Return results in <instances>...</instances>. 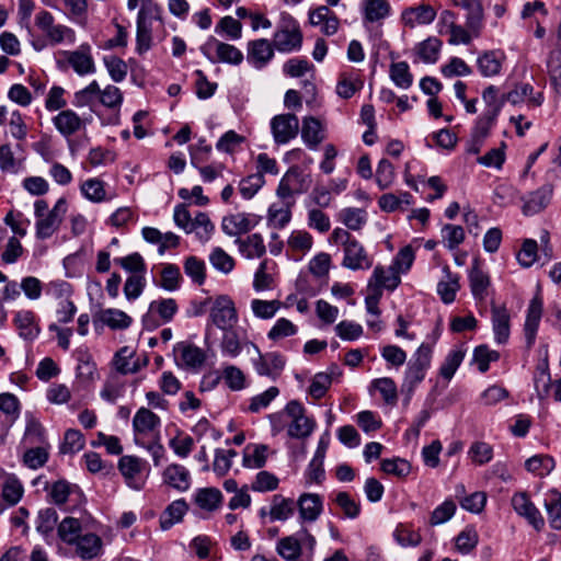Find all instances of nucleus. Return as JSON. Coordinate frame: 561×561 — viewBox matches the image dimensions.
I'll return each instance as SVG.
<instances>
[{"instance_id": "nucleus-1", "label": "nucleus", "mask_w": 561, "mask_h": 561, "mask_svg": "<svg viewBox=\"0 0 561 561\" xmlns=\"http://www.w3.org/2000/svg\"><path fill=\"white\" fill-rule=\"evenodd\" d=\"M68 210V203L60 197L51 209L45 199L34 202L35 236L38 240L51 238L60 228Z\"/></svg>"}, {"instance_id": "nucleus-2", "label": "nucleus", "mask_w": 561, "mask_h": 561, "mask_svg": "<svg viewBox=\"0 0 561 561\" xmlns=\"http://www.w3.org/2000/svg\"><path fill=\"white\" fill-rule=\"evenodd\" d=\"M432 346L422 343L408 363L402 382V391L411 398L415 388L424 380L427 369L431 366Z\"/></svg>"}, {"instance_id": "nucleus-3", "label": "nucleus", "mask_w": 561, "mask_h": 561, "mask_svg": "<svg viewBox=\"0 0 561 561\" xmlns=\"http://www.w3.org/2000/svg\"><path fill=\"white\" fill-rule=\"evenodd\" d=\"M54 21L53 14L45 10L39 11L35 16V24L44 33L48 45L73 44L76 32L67 25L55 24Z\"/></svg>"}, {"instance_id": "nucleus-4", "label": "nucleus", "mask_w": 561, "mask_h": 561, "mask_svg": "<svg viewBox=\"0 0 561 561\" xmlns=\"http://www.w3.org/2000/svg\"><path fill=\"white\" fill-rule=\"evenodd\" d=\"M284 412L291 419L287 428L288 436L305 439L312 434L317 423L313 417L306 415V409L299 401H289Z\"/></svg>"}, {"instance_id": "nucleus-5", "label": "nucleus", "mask_w": 561, "mask_h": 561, "mask_svg": "<svg viewBox=\"0 0 561 561\" xmlns=\"http://www.w3.org/2000/svg\"><path fill=\"white\" fill-rule=\"evenodd\" d=\"M273 44L279 53L299 50L302 45V34L297 22L290 18L284 20L273 36Z\"/></svg>"}, {"instance_id": "nucleus-6", "label": "nucleus", "mask_w": 561, "mask_h": 561, "mask_svg": "<svg viewBox=\"0 0 561 561\" xmlns=\"http://www.w3.org/2000/svg\"><path fill=\"white\" fill-rule=\"evenodd\" d=\"M256 352L257 358L253 359V366L257 375L276 380L283 373L286 364L285 357L277 352L262 353L256 344L250 343Z\"/></svg>"}, {"instance_id": "nucleus-7", "label": "nucleus", "mask_w": 561, "mask_h": 561, "mask_svg": "<svg viewBox=\"0 0 561 561\" xmlns=\"http://www.w3.org/2000/svg\"><path fill=\"white\" fill-rule=\"evenodd\" d=\"M209 319L221 331L236 327L239 318L232 299L227 295L218 296L210 309Z\"/></svg>"}, {"instance_id": "nucleus-8", "label": "nucleus", "mask_w": 561, "mask_h": 561, "mask_svg": "<svg viewBox=\"0 0 561 561\" xmlns=\"http://www.w3.org/2000/svg\"><path fill=\"white\" fill-rule=\"evenodd\" d=\"M147 461L136 456H122L118 460V469L125 479L126 484L134 490H141L146 479L144 471L147 469Z\"/></svg>"}, {"instance_id": "nucleus-9", "label": "nucleus", "mask_w": 561, "mask_h": 561, "mask_svg": "<svg viewBox=\"0 0 561 561\" xmlns=\"http://www.w3.org/2000/svg\"><path fill=\"white\" fill-rule=\"evenodd\" d=\"M270 126L276 145L288 144L299 133V119L291 113L275 115L271 119Z\"/></svg>"}, {"instance_id": "nucleus-10", "label": "nucleus", "mask_w": 561, "mask_h": 561, "mask_svg": "<svg viewBox=\"0 0 561 561\" xmlns=\"http://www.w3.org/2000/svg\"><path fill=\"white\" fill-rule=\"evenodd\" d=\"M61 54L78 76L93 75L96 71L92 48L88 43L81 44L76 50H65Z\"/></svg>"}, {"instance_id": "nucleus-11", "label": "nucleus", "mask_w": 561, "mask_h": 561, "mask_svg": "<svg viewBox=\"0 0 561 561\" xmlns=\"http://www.w3.org/2000/svg\"><path fill=\"white\" fill-rule=\"evenodd\" d=\"M160 426L161 420L156 413L144 407L138 409L133 419L135 443L139 444V439L151 435L158 437Z\"/></svg>"}, {"instance_id": "nucleus-12", "label": "nucleus", "mask_w": 561, "mask_h": 561, "mask_svg": "<svg viewBox=\"0 0 561 561\" xmlns=\"http://www.w3.org/2000/svg\"><path fill=\"white\" fill-rule=\"evenodd\" d=\"M261 221V216L250 213H237L222 218L221 229L229 237H239L251 231Z\"/></svg>"}, {"instance_id": "nucleus-13", "label": "nucleus", "mask_w": 561, "mask_h": 561, "mask_svg": "<svg viewBox=\"0 0 561 561\" xmlns=\"http://www.w3.org/2000/svg\"><path fill=\"white\" fill-rule=\"evenodd\" d=\"M178 310V304L173 298L153 300L150 302L148 312L142 318V322L147 328H156L159 325L153 319L156 314L159 316L162 323H168L172 321Z\"/></svg>"}, {"instance_id": "nucleus-14", "label": "nucleus", "mask_w": 561, "mask_h": 561, "mask_svg": "<svg viewBox=\"0 0 561 561\" xmlns=\"http://www.w3.org/2000/svg\"><path fill=\"white\" fill-rule=\"evenodd\" d=\"M82 560H92L103 554V540L89 528L70 546Z\"/></svg>"}, {"instance_id": "nucleus-15", "label": "nucleus", "mask_w": 561, "mask_h": 561, "mask_svg": "<svg viewBox=\"0 0 561 561\" xmlns=\"http://www.w3.org/2000/svg\"><path fill=\"white\" fill-rule=\"evenodd\" d=\"M512 506L516 514L524 517L536 530H541L545 519L525 492L515 493L512 496Z\"/></svg>"}, {"instance_id": "nucleus-16", "label": "nucleus", "mask_w": 561, "mask_h": 561, "mask_svg": "<svg viewBox=\"0 0 561 561\" xmlns=\"http://www.w3.org/2000/svg\"><path fill=\"white\" fill-rule=\"evenodd\" d=\"M215 46L217 60L221 62H227L231 65H239L243 60V54L236 46L222 43L217 41L214 37H210L203 46L202 53L211 61L215 62L216 59L210 57V49Z\"/></svg>"}, {"instance_id": "nucleus-17", "label": "nucleus", "mask_w": 561, "mask_h": 561, "mask_svg": "<svg viewBox=\"0 0 561 561\" xmlns=\"http://www.w3.org/2000/svg\"><path fill=\"white\" fill-rule=\"evenodd\" d=\"M0 480L1 483V499L3 502H5V505L0 503V514L4 512L7 506H14L16 505L23 494H24V486L20 479L12 473H5L0 468Z\"/></svg>"}, {"instance_id": "nucleus-18", "label": "nucleus", "mask_w": 561, "mask_h": 561, "mask_svg": "<svg viewBox=\"0 0 561 561\" xmlns=\"http://www.w3.org/2000/svg\"><path fill=\"white\" fill-rule=\"evenodd\" d=\"M274 44L268 39L250 41L247 47V60L255 69H263L274 57Z\"/></svg>"}, {"instance_id": "nucleus-19", "label": "nucleus", "mask_w": 561, "mask_h": 561, "mask_svg": "<svg viewBox=\"0 0 561 561\" xmlns=\"http://www.w3.org/2000/svg\"><path fill=\"white\" fill-rule=\"evenodd\" d=\"M451 4L467 11L466 25L474 37H479L483 28L484 11L480 0H450Z\"/></svg>"}, {"instance_id": "nucleus-20", "label": "nucleus", "mask_w": 561, "mask_h": 561, "mask_svg": "<svg viewBox=\"0 0 561 561\" xmlns=\"http://www.w3.org/2000/svg\"><path fill=\"white\" fill-rule=\"evenodd\" d=\"M247 333L241 328H229L222 330V337L220 348L224 355L229 357H237L241 354L243 346H250Z\"/></svg>"}, {"instance_id": "nucleus-21", "label": "nucleus", "mask_w": 561, "mask_h": 561, "mask_svg": "<svg viewBox=\"0 0 561 561\" xmlns=\"http://www.w3.org/2000/svg\"><path fill=\"white\" fill-rule=\"evenodd\" d=\"M342 265L353 271L368 270L373 265V262L364 247L354 239L353 241H348V244L344 248Z\"/></svg>"}, {"instance_id": "nucleus-22", "label": "nucleus", "mask_w": 561, "mask_h": 561, "mask_svg": "<svg viewBox=\"0 0 561 561\" xmlns=\"http://www.w3.org/2000/svg\"><path fill=\"white\" fill-rule=\"evenodd\" d=\"M173 351L181 362L180 365L186 369H199L206 360L205 352L191 343L180 342Z\"/></svg>"}, {"instance_id": "nucleus-23", "label": "nucleus", "mask_w": 561, "mask_h": 561, "mask_svg": "<svg viewBox=\"0 0 561 561\" xmlns=\"http://www.w3.org/2000/svg\"><path fill=\"white\" fill-rule=\"evenodd\" d=\"M437 15L435 8L427 3H420L417 7H410L403 10L401 14L402 22L409 26L431 24Z\"/></svg>"}, {"instance_id": "nucleus-24", "label": "nucleus", "mask_w": 561, "mask_h": 561, "mask_svg": "<svg viewBox=\"0 0 561 561\" xmlns=\"http://www.w3.org/2000/svg\"><path fill=\"white\" fill-rule=\"evenodd\" d=\"M552 195L553 186L551 184H545L535 192H531L524 199L523 214L533 216L542 211L550 204Z\"/></svg>"}, {"instance_id": "nucleus-25", "label": "nucleus", "mask_w": 561, "mask_h": 561, "mask_svg": "<svg viewBox=\"0 0 561 561\" xmlns=\"http://www.w3.org/2000/svg\"><path fill=\"white\" fill-rule=\"evenodd\" d=\"M542 316V300L539 297H535L531 299L526 314V320L524 324V334L526 340V345L530 348L536 341V335L538 331V327Z\"/></svg>"}, {"instance_id": "nucleus-26", "label": "nucleus", "mask_w": 561, "mask_h": 561, "mask_svg": "<svg viewBox=\"0 0 561 561\" xmlns=\"http://www.w3.org/2000/svg\"><path fill=\"white\" fill-rule=\"evenodd\" d=\"M53 124L64 137H70L85 127V121L69 108L60 111L53 118Z\"/></svg>"}, {"instance_id": "nucleus-27", "label": "nucleus", "mask_w": 561, "mask_h": 561, "mask_svg": "<svg viewBox=\"0 0 561 561\" xmlns=\"http://www.w3.org/2000/svg\"><path fill=\"white\" fill-rule=\"evenodd\" d=\"M88 528L85 519L67 516L58 524L57 535L64 543L71 546Z\"/></svg>"}, {"instance_id": "nucleus-28", "label": "nucleus", "mask_w": 561, "mask_h": 561, "mask_svg": "<svg viewBox=\"0 0 561 561\" xmlns=\"http://www.w3.org/2000/svg\"><path fill=\"white\" fill-rule=\"evenodd\" d=\"M310 24L320 26V31L327 35H334L340 25V20L328 5H320L309 13Z\"/></svg>"}, {"instance_id": "nucleus-29", "label": "nucleus", "mask_w": 561, "mask_h": 561, "mask_svg": "<svg viewBox=\"0 0 561 561\" xmlns=\"http://www.w3.org/2000/svg\"><path fill=\"white\" fill-rule=\"evenodd\" d=\"M400 284V276L398 275L394 267H385L377 265L373 272V275L368 282V288L371 291H378L382 294V288L393 290Z\"/></svg>"}, {"instance_id": "nucleus-30", "label": "nucleus", "mask_w": 561, "mask_h": 561, "mask_svg": "<svg viewBox=\"0 0 561 561\" xmlns=\"http://www.w3.org/2000/svg\"><path fill=\"white\" fill-rule=\"evenodd\" d=\"M162 481L179 492H185L191 486V474L184 466L172 463L163 470Z\"/></svg>"}, {"instance_id": "nucleus-31", "label": "nucleus", "mask_w": 561, "mask_h": 561, "mask_svg": "<svg viewBox=\"0 0 561 561\" xmlns=\"http://www.w3.org/2000/svg\"><path fill=\"white\" fill-rule=\"evenodd\" d=\"M297 506L302 522L312 523L321 515L323 501L319 494L304 493L299 496Z\"/></svg>"}, {"instance_id": "nucleus-32", "label": "nucleus", "mask_w": 561, "mask_h": 561, "mask_svg": "<svg viewBox=\"0 0 561 561\" xmlns=\"http://www.w3.org/2000/svg\"><path fill=\"white\" fill-rule=\"evenodd\" d=\"M505 102L513 105L527 101L529 106H540L543 102V95L540 92L535 93L529 83L517 84L513 90L504 94Z\"/></svg>"}, {"instance_id": "nucleus-33", "label": "nucleus", "mask_w": 561, "mask_h": 561, "mask_svg": "<svg viewBox=\"0 0 561 561\" xmlns=\"http://www.w3.org/2000/svg\"><path fill=\"white\" fill-rule=\"evenodd\" d=\"M492 328L494 340L497 344H504L510 337V313L504 306H492Z\"/></svg>"}, {"instance_id": "nucleus-34", "label": "nucleus", "mask_w": 561, "mask_h": 561, "mask_svg": "<svg viewBox=\"0 0 561 561\" xmlns=\"http://www.w3.org/2000/svg\"><path fill=\"white\" fill-rule=\"evenodd\" d=\"M234 243L238 245L240 254L249 260L262 257L266 252L263 237L260 233H252L245 239L237 238Z\"/></svg>"}, {"instance_id": "nucleus-35", "label": "nucleus", "mask_w": 561, "mask_h": 561, "mask_svg": "<svg viewBox=\"0 0 561 561\" xmlns=\"http://www.w3.org/2000/svg\"><path fill=\"white\" fill-rule=\"evenodd\" d=\"M324 137L323 126L318 118L308 116L302 119L301 138L309 149H316Z\"/></svg>"}, {"instance_id": "nucleus-36", "label": "nucleus", "mask_w": 561, "mask_h": 561, "mask_svg": "<svg viewBox=\"0 0 561 561\" xmlns=\"http://www.w3.org/2000/svg\"><path fill=\"white\" fill-rule=\"evenodd\" d=\"M444 278L437 284V294L444 304H451L460 288L459 276L450 271L448 266L443 267Z\"/></svg>"}, {"instance_id": "nucleus-37", "label": "nucleus", "mask_w": 561, "mask_h": 561, "mask_svg": "<svg viewBox=\"0 0 561 561\" xmlns=\"http://www.w3.org/2000/svg\"><path fill=\"white\" fill-rule=\"evenodd\" d=\"M505 55L501 50L484 51L477 60L480 73L483 77H493L500 73Z\"/></svg>"}, {"instance_id": "nucleus-38", "label": "nucleus", "mask_w": 561, "mask_h": 561, "mask_svg": "<svg viewBox=\"0 0 561 561\" xmlns=\"http://www.w3.org/2000/svg\"><path fill=\"white\" fill-rule=\"evenodd\" d=\"M14 323L20 336L25 340H34L39 333L36 316L31 310H20L14 316Z\"/></svg>"}, {"instance_id": "nucleus-39", "label": "nucleus", "mask_w": 561, "mask_h": 561, "mask_svg": "<svg viewBox=\"0 0 561 561\" xmlns=\"http://www.w3.org/2000/svg\"><path fill=\"white\" fill-rule=\"evenodd\" d=\"M364 22L375 23L388 18L391 7L388 0H363Z\"/></svg>"}, {"instance_id": "nucleus-40", "label": "nucleus", "mask_w": 561, "mask_h": 561, "mask_svg": "<svg viewBox=\"0 0 561 561\" xmlns=\"http://www.w3.org/2000/svg\"><path fill=\"white\" fill-rule=\"evenodd\" d=\"M222 494L216 488H202L194 494L195 504L203 511L214 512L221 505Z\"/></svg>"}, {"instance_id": "nucleus-41", "label": "nucleus", "mask_w": 561, "mask_h": 561, "mask_svg": "<svg viewBox=\"0 0 561 561\" xmlns=\"http://www.w3.org/2000/svg\"><path fill=\"white\" fill-rule=\"evenodd\" d=\"M188 506L184 499L173 501L160 516V527L163 530L170 529L174 524L180 523L187 512Z\"/></svg>"}, {"instance_id": "nucleus-42", "label": "nucleus", "mask_w": 561, "mask_h": 561, "mask_svg": "<svg viewBox=\"0 0 561 561\" xmlns=\"http://www.w3.org/2000/svg\"><path fill=\"white\" fill-rule=\"evenodd\" d=\"M295 502L291 499H286L280 494H275L272 499L268 516L271 522L287 520L293 516L295 511Z\"/></svg>"}, {"instance_id": "nucleus-43", "label": "nucleus", "mask_w": 561, "mask_h": 561, "mask_svg": "<svg viewBox=\"0 0 561 561\" xmlns=\"http://www.w3.org/2000/svg\"><path fill=\"white\" fill-rule=\"evenodd\" d=\"M340 375L337 367H332L330 373H318L313 376L308 393L316 400L323 398L331 387L334 375Z\"/></svg>"}, {"instance_id": "nucleus-44", "label": "nucleus", "mask_w": 561, "mask_h": 561, "mask_svg": "<svg viewBox=\"0 0 561 561\" xmlns=\"http://www.w3.org/2000/svg\"><path fill=\"white\" fill-rule=\"evenodd\" d=\"M100 321L113 330H124L131 324V318L118 309H105L99 314Z\"/></svg>"}, {"instance_id": "nucleus-45", "label": "nucleus", "mask_w": 561, "mask_h": 561, "mask_svg": "<svg viewBox=\"0 0 561 561\" xmlns=\"http://www.w3.org/2000/svg\"><path fill=\"white\" fill-rule=\"evenodd\" d=\"M470 288L477 300H483L486 297V290L490 286L489 276L477 265L469 273Z\"/></svg>"}, {"instance_id": "nucleus-46", "label": "nucleus", "mask_w": 561, "mask_h": 561, "mask_svg": "<svg viewBox=\"0 0 561 561\" xmlns=\"http://www.w3.org/2000/svg\"><path fill=\"white\" fill-rule=\"evenodd\" d=\"M442 41L431 36L415 46V53L426 64H434L438 59Z\"/></svg>"}, {"instance_id": "nucleus-47", "label": "nucleus", "mask_w": 561, "mask_h": 561, "mask_svg": "<svg viewBox=\"0 0 561 561\" xmlns=\"http://www.w3.org/2000/svg\"><path fill=\"white\" fill-rule=\"evenodd\" d=\"M58 515L55 508L46 507L38 512L36 518V530L44 537L51 536L58 526Z\"/></svg>"}, {"instance_id": "nucleus-48", "label": "nucleus", "mask_w": 561, "mask_h": 561, "mask_svg": "<svg viewBox=\"0 0 561 561\" xmlns=\"http://www.w3.org/2000/svg\"><path fill=\"white\" fill-rule=\"evenodd\" d=\"M100 94V85L96 80L91 81L85 88L75 92L72 104L76 107L89 106L93 110Z\"/></svg>"}, {"instance_id": "nucleus-49", "label": "nucleus", "mask_w": 561, "mask_h": 561, "mask_svg": "<svg viewBox=\"0 0 561 561\" xmlns=\"http://www.w3.org/2000/svg\"><path fill=\"white\" fill-rule=\"evenodd\" d=\"M440 237L444 247L454 251L465 241V229L458 225L446 224L440 229Z\"/></svg>"}, {"instance_id": "nucleus-50", "label": "nucleus", "mask_w": 561, "mask_h": 561, "mask_svg": "<svg viewBox=\"0 0 561 561\" xmlns=\"http://www.w3.org/2000/svg\"><path fill=\"white\" fill-rule=\"evenodd\" d=\"M393 538L401 547H416L422 542V536L419 530H414L408 524H398Z\"/></svg>"}, {"instance_id": "nucleus-51", "label": "nucleus", "mask_w": 561, "mask_h": 561, "mask_svg": "<svg viewBox=\"0 0 561 561\" xmlns=\"http://www.w3.org/2000/svg\"><path fill=\"white\" fill-rule=\"evenodd\" d=\"M545 508L550 526L554 529H561V493L551 491L545 500Z\"/></svg>"}, {"instance_id": "nucleus-52", "label": "nucleus", "mask_w": 561, "mask_h": 561, "mask_svg": "<svg viewBox=\"0 0 561 561\" xmlns=\"http://www.w3.org/2000/svg\"><path fill=\"white\" fill-rule=\"evenodd\" d=\"M556 466L554 459L549 455H535L525 462L527 471L543 477L549 474Z\"/></svg>"}, {"instance_id": "nucleus-53", "label": "nucleus", "mask_w": 561, "mask_h": 561, "mask_svg": "<svg viewBox=\"0 0 561 561\" xmlns=\"http://www.w3.org/2000/svg\"><path fill=\"white\" fill-rule=\"evenodd\" d=\"M266 454V445H248L243 453V466L255 469L264 467L267 458Z\"/></svg>"}, {"instance_id": "nucleus-54", "label": "nucleus", "mask_w": 561, "mask_h": 561, "mask_svg": "<svg viewBox=\"0 0 561 561\" xmlns=\"http://www.w3.org/2000/svg\"><path fill=\"white\" fill-rule=\"evenodd\" d=\"M465 351L462 348L451 350L445 357L440 368L439 375L449 381L465 358Z\"/></svg>"}, {"instance_id": "nucleus-55", "label": "nucleus", "mask_w": 561, "mask_h": 561, "mask_svg": "<svg viewBox=\"0 0 561 561\" xmlns=\"http://www.w3.org/2000/svg\"><path fill=\"white\" fill-rule=\"evenodd\" d=\"M137 51L142 54L149 50L151 45V27L146 20L144 10H140L137 15Z\"/></svg>"}, {"instance_id": "nucleus-56", "label": "nucleus", "mask_w": 561, "mask_h": 561, "mask_svg": "<svg viewBox=\"0 0 561 561\" xmlns=\"http://www.w3.org/2000/svg\"><path fill=\"white\" fill-rule=\"evenodd\" d=\"M182 276L179 266L175 264H165L161 271L159 287L168 291H175L180 288Z\"/></svg>"}, {"instance_id": "nucleus-57", "label": "nucleus", "mask_w": 561, "mask_h": 561, "mask_svg": "<svg viewBox=\"0 0 561 561\" xmlns=\"http://www.w3.org/2000/svg\"><path fill=\"white\" fill-rule=\"evenodd\" d=\"M211 266L222 274H229L234 268V259L220 247H216L209 254Z\"/></svg>"}, {"instance_id": "nucleus-58", "label": "nucleus", "mask_w": 561, "mask_h": 561, "mask_svg": "<svg viewBox=\"0 0 561 561\" xmlns=\"http://www.w3.org/2000/svg\"><path fill=\"white\" fill-rule=\"evenodd\" d=\"M390 78L401 89H409L413 82V76L405 61L394 62L390 66Z\"/></svg>"}, {"instance_id": "nucleus-59", "label": "nucleus", "mask_w": 561, "mask_h": 561, "mask_svg": "<svg viewBox=\"0 0 561 561\" xmlns=\"http://www.w3.org/2000/svg\"><path fill=\"white\" fill-rule=\"evenodd\" d=\"M184 273L197 285H203L206 279L205 262L196 256H188L184 262Z\"/></svg>"}, {"instance_id": "nucleus-60", "label": "nucleus", "mask_w": 561, "mask_h": 561, "mask_svg": "<svg viewBox=\"0 0 561 561\" xmlns=\"http://www.w3.org/2000/svg\"><path fill=\"white\" fill-rule=\"evenodd\" d=\"M215 226L211 224L209 217L205 213H198L193 219V224L188 230V233L195 231L196 237L202 242H207L214 232Z\"/></svg>"}, {"instance_id": "nucleus-61", "label": "nucleus", "mask_w": 561, "mask_h": 561, "mask_svg": "<svg viewBox=\"0 0 561 561\" xmlns=\"http://www.w3.org/2000/svg\"><path fill=\"white\" fill-rule=\"evenodd\" d=\"M114 263L131 275L146 274V263L138 252H134L123 257H116L114 259Z\"/></svg>"}, {"instance_id": "nucleus-62", "label": "nucleus", "mask_w": 561, "mask_h": 561, "mask_svg": "<svg viewBox=\"0 0 561 561\" xmlns=\"http://www.w3.org/2000/svg\"><path fill=\"white\" fill-rule=\"evenodd\" d=\"M81 192L87 199L93 203H101L106 198L104 182L99 179L84 181L81 185Z\"/></svg>"}, {"instance_id": "nucleus-63", "label": "nucleus", "mask_w": 561, "mask_h": 561, "mask_svg": "<svg viewBox=\"0 0 561 561\" xmlns=\"http://www.w3.org/2000/svg\"><path fill=\"white\" fill-rule=\"evenodd\" d=\"M371 387L380 392L387 404L394 405L398 400L397 386L389 377L378 378L371 382Z\"/></svg>"}, {"instance_id": "nucleus-64", "label": "nucleus", "mask_w": 561, "mask_h": 561, "mask_svg": "<svg viewBox=\"0 0 561 561\" xmlns=\"http://www.w3.org/2000/svg\"><path fill=\"white\" fill-rule=\"evenodd\" d=\"M547 67L553 88L561 94V49L550 53Z\"/></svg>"}]
</instances>
